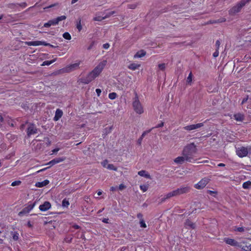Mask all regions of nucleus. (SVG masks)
<instances>
[{
    "mask_svg": "<svg viewBox=\"0 0 251 251\" xmlns=\"http://www.w3.org/2000/svg\"><path fill=\"white\" fill-rule=\"evenodd\" d=\"M151 129H149L148 130L145 131L144 132H143L141 136L138 139V141H137V142L139 145L141 144V143H142L143 138L146 136V135L147 134L150 133L151 131Z\"/></svg>",
    "mask_w": 251,
    "mask_h": 251,
    "instance_id": "nucleus-24",
    "label": "nucleus"
},
{
    "mask_svg": "<svg viewBox=\"0 0 251 251\" xmlns=\"http://www.w3.org/2000/svg\"><path fill=\"white\" fill-rule=\"evenodd\" d=\"M159 69L161 71H164L165 69L166 65L165 63L159 64L158 65Z\"/></svg>",
    "mask_w": 251,
    "mask_h": 251,
    "instance_id": "nucleus-40",
    "label": "nucleus"
},
{
    "mask_svg": "<svg viewBox=\"0 0 251 251\" xmlns=\"http://www.w3.org/2000/svg\"><path fill=\"white\" fill-rule=\"evenodd\" d=\"M69 204V201L66 199H64L62 202V205L63 207H68Z\"/></svg>",
    "mask_w": 251,
    "mask_h": 251,
    "instance_id": "nucleus-33",
    "label": "nucleus"
},
{
    "mask_svg": "<svg viewBox=\"0 0 251 251\" xmlns=\"http://www.w3.org/2000/svg\"><path fill=\"white\" fill-rule=\"evenodd\" d=\"M25 44L30 46H38L40 45H44L45 46H50L52 48H55V47L52 45H51L49 43H47L46 42L41 41L25 42Z\"/></svg>",
    "mask_w": 251,
    "mask_h": 251,
    "instance_id": "nucleus-8",
    "label": "nucleus"
},
{
    "mask_svg": "<svg viewBox=\"0 0 251 251\" xmlns=\"http://www.w3.org/2000/svg\"><path fill=\"white\" fill-rule=\"evenodd\" d=\"M76 27H77V29L79 31H80L82 30V26L81 25V20H79L77 22Z\"/></svg>",
    "mask_w": 251,
    "mask_h": 251,
    "instance_id": "nucleus-37",
    "label": "nucleus"
},
{
    "mask_svg": "<svg viewBox=\"0 0 251 251\" xmlns=\"http://www.w3.org/2000/svg\"><path fill=\"white\" fill-rule=\"evenodd\" d=\"M203 123H200L197 124L190 125L187 126H185L183 127V128L187 131H191L193 130H195L198 128H199L203 126Z\"/></svg>",
    "mask_w": 251,
    "mask_h": 251,
    "instance_id": "nucleus-12",
    "label": "nucleus"
},
{
    "mask_svg": "<svg viewBox=\"0 0 251 251\" xmlns=\"http://www.w3.org/2000/svg\"><path fill=\"white\" fill-rule=\"evenodd\" d=\"M63 37L64 38H65V39H67V40H70L71 39V36L70 34L67 32L63 33Z\"/></svg>",
    "mask_w": 251,
    "mask_h": 251,
    "instance_id": "nucleus-32",
    "label": "nucleus"
},
{
    "mask_svg": "<svg viewBox=\"0 0 251 251\" xmlns=\"http://www.w3.org/2000/svg\"><path fill=\"white\" fill-rule=\"evenodd\" d=\"M49 183V181L47 179L45 180L42 182H38L36 183L35 186L37 187H42L43 186H46Z\"/></svg>",
    "mask_w": 251,
    "mask_h": 251,
    "instance_id": "nucleus-22",
    "label": "nucleus"
},
{
    "mask_svg": "<svg viewBox=\"0 0 251 251\" xmlns=\"http://www.w3.org/2000/svg\"><path fill=\"white\" fill-rule=\"evenodd\" d=\"M197 151L196 146L194 143H191L185 146L183 148L182 154V155L185 156L187 158H189L191 163L194 162L196 159H194L193 154Z\"/></svg>",
    "mask_w": 251,
    "mask_h": 251,
    "instance_id": "nucleus-2",
    "label": "nucleus"
},
{
    "mask_svg": "<svg viewBox=\"0 0 251 251\" xmlns=\"http://www.w3.org/2000/svg\"><path fill=\"white\" fill-rule=\"evenodd\" d=\"M96 93L97 94L98 96L99 97L100 96V94H101V90L100 89H96Z\"/></svg>",
    "mask_w": 251,
    "mask_h": 251,
    "instance_id": "nucleus-53",
    "label": "nucleus"
},
{
    "mask_svg": "<svg viewBox=\"0 0 251 251\" xmlns=\"http://www.w3.org/2000/svg\"><path fill=\"white\" fill-rule=\"evenodd\" d=\"M164 126V123L163 122H161L160 124L157 125L155 127V128H158V127H162Z\"/></svg>",
    "mask_w": 251,
    "mask_h": 251,
    "instance_id": "nucleus-54",
    "label": "nucleus"
},
{
    "mask_svg": "<svg viewBox=\"0 0 251 251\" xmlns=\"http://www.w3.org/2000/svg\"><path fill=\"white\" fill-rule=\"evenodd\" d=\"M248 100V96H247L246 98H245L243 100H242V102H241V104H244V103H245L246 102H247V101Z\"/></svg>",
    "mask_w": 251,
    "mask_h": 251,
    "instance_id": "nucleus-55",
    "label": "nucleus"
},
{
    "mask_svg": "<svg viewBox=\"0 0 251 251\" xmlns=\"http://www.w3.org/2000/svg\"><path fill=\"white\" fill-rule=\"evenodd\" d=\"M45 139L48 142V145H50V141L48 137H46Z\"/></svg>",
    "mask_w": 251,
    "mask_h": 251,
    "instance_id": "nucleus-59",
    "label": "nucleus"
},
{
    "mask_svg": "<svg viewBox=\"0 0 251 251\" xmlns=\"http://www.w3.org/2000/svg\"><path fill=\"white\" fill-rule=\"evenodd\" d=\"M243 188L244 189H248L251 186V182L250 181H247L243 183Z\"/></svg>",
    "mask_w": 251,
    "mask_h": 251,
    "instance_id": "nucleus-28",
    "label": "nucleus"
},
{
    "mask_svg": "<svg viewBox=\"0 0 251 251\" xmlns=\"http://www.w3.org/2000/svg\"><path fill=\"white\" fill-rule=\"evenodd\" d=\"M65 160V157H58V158H55L52 160L50 161L49 162H48L47 165H50V166H53L56 164L62 162L64 161Z\"/></svg>",
    "mask_w": 251,
    "mask_h": 251,
    "instance_id": "nucleus-16",
    "label": "nucleus"
},
{
    "mask_svg": "<svg viewBox=\"0 0 251 251\" xmlns=\"http://www.w3.org/2000/svg\"><path fill=\"white\" fill-rule=\"evenodd\" d=\"M215 45H216V50H219V48H220V41H219V40L216 41Z\"/></svg>",
    "mask_w": 251,
    "mask_h": 251,
    "instance_id": "nucleus-46",
    "label": "nucleus"
},
{
    "mask_svg": "<svg viewBox=\"0 0 251 251\" xmlns=\"http://www.w3.org/2000/svg\"><path fill=\"white\" fill-rule=\"evenodd\" d=\"M138 174L142 176H144L147 178H150V175L148 174H146V172L144 170H141L138 172Z\"/></svg>",
    "mask_w": 251,
    "mask_h": 251,
    "instance_id": "nucleus-26",
    "label": "nucleus"
},
{
    "mask_svg": "<svg viewBox=\"0 0 251 251\" xmlns=\"http://www.w3.org/2000/svg\"><path fill=\"white\" fill-rule=\"evenodd\" d=\"M238 247L245 251H251V244L246 241L240 242Z\"/></svg>",
    "mask_w": 251,
    "mask_h": 251,
    "instance_id": "nucleus-13",
    "label": "nucleus"
},
{
    "mask_svg": "<svg viewBox=\"0 0 251 251\" xmlns=\"http://www.w3.org/2000/svg\"><path fill=\"white\" fill-rule=\"evenodd\" d=\"M137 217L139 219L140 221L141 220H144L143 219V215L140 213L137 214Z\"/></svg>",
    "mask_w": 251,
    "mask_h": 251,
    "instance_id": "nucleus-51",
    "label": "nucleus"
},
{
    "mask_svg": "<svg viewBox=\"0 0 251 251\" xmlns=\"http://www.w3.org/2000/svg\"><path fill=\"white\" fill-rule=\"evenodd\" d=\"M109 47L110 45L108 43L104 44L102 46L103 48L106 50L108 49L109 48Z\"/></svg>",
    "mask_w": 251,
    "mask_h": 251,
    "instance_id": "nucleus-49",
    "label": "nucleus"
},
{
    "mask_svg": "<svg viewBox=\"0 0 251 251\" xmlns=\"http://www.w3.org/2000/svg\"><path fill=\"white\" fill-rule=\"evenodd\" d=\"M106 168L110 170H114L116 171L117 170V168L111 164H108Z\"/></svg>",
    "mask_w": 251,
    "mask_h": 251,
    "instance_id": "nucleus-30",
    "label": "nucleus"
},
{
    "mask_svg": "<svg viewBox=\"0 0 251 251\" xmlns=\"http://www.w3.org/2000/svg\"><path fill=\"white\" fill-rule=\"evenodd\" d=\"M51 207V204L49 201H45L39 206V209L41 211H46Z\"/></svg>",
    "mask_w": 251,
    "mask_h": 251,
    "instance_id": "nucleus-17",
    "label": "nucleus"
},
{
    "mask_svg": "<svg viewBox=\"0 0 251 251\" xmlns=\"http://www.w3.org/2000/svg\"><path fill=\"white\" fill-rule=\"evenodd\" d=\"M219 55V50H216L213 53V56L214 57H217Z\"/></svg>",
    "mask_w": 251,
    "mask_h": 251,
    "instance_id": "nucleus-50",
    "label": "nucleus"
},
{
    "mask_svg": "<svg viewBox=\"0 0 251 251\" xmlns=\"http://www.w3.org/2000/svg\"><path fill=\"white\" fill-rule=\"evenodd\" d=\"M3 121V119L1 114H0V122H2Z\"/></svg>",
    "mask_w": 251,
    "mask_h": 251,
    "instance_id": "nucleus-63",
    "label": "nucleus"
},
{
    "mask_svg": "<svg viewBox=\"0 0 251 251\" xmlns=\"http://www.w3.org/2000/svg\"><path fill=\"white\" fill-rule=\"evenodd\" d=\"M190 190V187L189 186L181 187L177 189L170 192L165 195L167 199H169L172 197L177 196L183 194L187 193Z\"/></svg>",
    "mask_w": 251,
    "mask_h": 251,
    "instance_id": "nucleus-3",
    "label": "nucleus"
},
{
    "mask_svg": "<svg viewBox=\"0 0 251 251\" xmlns=\"http://www.w3.org/2000/svg\"><path fill=\"white\" fill-rule=\"evenodd\" d=\"M236 154L241 158L246 156L249 153H251V147H241L236 149Z\"/></svg>",
    "mask_w": 251,
    "mask_h": 251,
    "instance_id": "nucleus-5",
    "label": "nucleus"
},
{
    "mask_svg": "<svg viewBox=\"0 0 251 251\" xmlns=\"http://www.w3.org/2000/svg\"><path fill=\"white\" fill-rule=\"evenodd\" d=\"M140 225L141 227L146 228L147 227V225L144 220L140 221Z\"/></svg>",
    "mask_w": 251,
    "mask_h": 251,
    "instance_id": "nucleus-41",
    "label": "nucleus"
},
{
    "mask_svg": "<svg viewBox=\"0 0 251 251\" xmlns=\"http://www.w3.org/2000/svg\"><path fill=\"white\" fill-rule=\"evenodd\" d=\"M96 44V42L94 41H92L89 46L87 48V50H91L93 47Z\"/></svg>",
    "mask_w": 251,
    "mask_h": 251,
    "instance_id": "nucleus-38",
    "label": "nucleus"
},
{
    "mask_svg": "<svg viewBox=\"0 0 251 251\" xmlns=\"http://www.w3.org/2000/svg\"><path fill=\"white\" fill-rule=\"evenodd\" d=\"M66 19V17L64 15L58 17L57 18L54 19L53 20H50L48 22L45 23L44 25V27H49L51 25H55L58 24V23L61 21L65 20Z\"/></svg>",
    "mask_w": 251,
    "mask_h": 251,
    "instance_id": "nucleus-7",
    "label": "nucleus"
},
{
    "mask_svg": "<svg viewBox=\"0 0 251 251\" xmlns=\"http://www.w3.org/2000/svg\"><path fill=\"white\" fill-rule=\"evenodd\" d=\"M148 186L147 185H141L140 186V189L143 192H145L146 191H147V190L148 189Z\"/></svg>",
    "mask_w": 251,
    "mask_h": 251,
    "instance_id": "nucleus-34",
    "label": "nucleus"
},
{
    "mask_svg": "<svg viewBox=\"0 0 251 251\" xmlns=\"http://www.w3.org/2000/svg\"><path fill=\"white\" fill-rule=\"evenodd\" d=\"M210 179L207 177H204L201 179L199 182L195 184V188L197 189H201L205 187L208 184Z\"/></svg>",
    "mask_w": 251,
    "mask_h": 251,
    "instance_id": "nucleus-9",
    "label": "nucleus"
},
{
    "mask_svg": "<svg viewBox=\"0 0 251 251\" xmlns=\"http://www.w3.org/2000/svg\"><path fill=\"white\" fill-rule=\"evenodd\" d=\"M146 54V51L143 50H140L136 52L134 55V58H139L144 56Z\"/></svg>",
    "mask_w": 251,
    "mask_h": 251,
    "instance_id": "nucleus-21",
    "label": "nucleus"
},
{
    "mask_svg": "<svg viewBox=\"0 0 251 251\" xmlns=\"http://www.w3.org/2000/svg\"><path fill=\"white\" fill-rule=\"evenodd\" d=\"M21 184V181L20 180H16L12 182L11 185L12 186H15L20 185Z\"/></svg>",
    "mask_w": 251,
    "mask_h": 251,
    "instance_id": "nucleus-39",
    "label": "nucleus"
},
{
    "mask_svg": "<svg viewBox=\"0 0 251 251\" xmlns=\"http://www.w3.org/2000/svg\"><path fill=\"white\" fill-rule=\"evenodd\" d=\"M126 188V186L125 185L123 184H121L119 186V189L120 190H123V189H124L125 188Z\"/></svg>",
    "mask_w": 251,
    "mask_h": 251,
    "instance_id": "nucleus-52",
    "label": "nucleus"
},
{
    "mask_svg": "<svg viewBox=\"0 0 251 251\" xmlns=\"http://www.w3.org/2000/svg\"><path fill=\"white\" fill-rule=\"evenodd\" d=\"M245 6V3L244 1H242L241 0L239 1L238 2L236 3L235 5L233 6L231 8H230L228 13L230 15H234L240 12L241 9L243 6Z\"/></svg>",
    "mask_w": 251,
    "mask_h": 251,
    "instance_id": "nucleus-6",
    "label": "nucleus"
},
{
    "mask_svg": "<svg viewBox=\"0 0 251 251\" xmlns=\"http://www.w3.org/2000/svg\"><path fill=\"white\" fill-rule=\"evenodd\" d=\"M110 190L112 191H114L116 190V188L114 187H111L110 188Z\"/></svg>",
    "mask_w": 251,
    "mask_h": 251,
    "instance_id": "nucleus-62",
    "label": "nucleus"
},
{
    "mask_svg": "<svg viewBox=\"0 0 251 251\" xmlns=\"http://www.w3.org/2000/svg\"><path fill=\"white\" fill-rule=\"evenodd\" d=\"M64 240L65 242L67 243H70L72 242V238L70 237H66Z\"/></svg>",
    "mask_w": 251,
    "mask_h": 251,
    "instance_id": "nucleus-47",
    "label": "nucleus"
},
{
    "mask_svg": "<svg viewBox=\"0 0 251 251\" xmlns=\"http://www.w3.org/2000/svg\"><path fill=\"white\" fill-rule=\"evenodd\" d=\"M107 61L105 60L100 62L85 78L82 79V82L84 84H88L95 79L101 73Z\"/></svg>",
    "mask_w": 251,
    "mask_h": 251,
    "instance_id": "nucleus-1",
    "label": "nucleus"
},
{
    "mask_svg": "<svg viewBox=\"0 0 251 251\" xmlns=\"http://www.w3.org/2000/svg\"><path fill=\"white\" fill-rule=\"evenodd\" d=\"M218 167H225V164L224 163H219V164H218Z\"/></svg>",
    "mask_w": 251,
    "mask_h": 251,
    "instance_id": "nucleus-61",
    "label": "nucleus"
},
{
    "mask_svg": "<svg viewBox=\"0 0 251 251\" xmlns=\"http://www.w3.org/2000/svg\"><path fill=\"white\" fill-rule=\"evenodd\" d=\"M141 66V65L140 64H137V63H131L129 65H128L127 68L131 70L132 71H135L137 69H138Z\"/></svg>",
    "mask_w": 251,
    "mask_h": 251,
    "instance_id": "nucleus-20",
    "label": "nucleus"
},
{
    "mask_svg": "<svg viewBox=\"0 0 251 251\" xmlns=\"http://www.w3.org/2000/svg\"><path fill=\"white\" fill-rule=\"evenodd\" d=\"M185 226L187 227L194 229L196 227L195 224L190 221L189 220H187L185 223Z\"/></svg>",
    "mask_w": 251,
    "mask_h": 251,
    "instance_id": "nucleus-23",
    "label": "nucleus"
},
{
    "mask_svg": "<svg viewBox=\"0 0 251 251\" xmlns=\"http://www.w3.org/2000/svg\"><path fill=\"white\" fill-rule=\"evenodd\" d=\"M185 161L190 162L189 158H187L185 156H178L175 159L174 162L177 164H182Z\"/></svg>",
    "mask_w": 251,
    "mask_h": 251,
    "instance_id": "nucleus-14",
    "label": "nucleus"
},
{
    "mask_svg": "<svg viewBox=\"0 0 251 251\" xmlns=\"http://www.w3.org/2000/svg\"><path fill=\"white\" fill-rule=\"evenodd\" d=\"M167 200V198H166V196L165 195L163 196H161L159 198V203H162L163 202H164Z\"/></svg>",
    "mask_w": 251,
    "mask_h": 251,
    "instance_id": "nucleus-35",
    "label": "nucleus"
},
{
    "mask_svg": "<svg viewBox=\"0 0 251 251\" xmlns=\"http://www.w3.org/2000/svg\"><path fill=\"white\" fill-rule=\"evenodd\" d=\"M137 6V4L135 3L128 4L127 7L129 9H135Z\"/></svg>",
    "mask_w": 251,
    "mask_h": 251,
    "instance_id": "nucleus-45",
    "label": "nucleus"
},
{
    "mask_svg": "<svg viewBox=\"0 0 251 251\" xmlns=\"http://www.w3.org/2000/svg\"><path fill=\"white\" fill-rule=\"evenodd\" d=\"M19 238V234L17 232H14L13 235V239L15 241H17Z\"/></svg>",
    "mask_w": 251,
    "mask_h": 251,
    "instance_id": "nucleus-42",
    "label": "nucleus"
},
{
    "mask_svg": "<svg viewBox=\"0 0 251 251\" xmlns=\"http://www.w3.org/2000/svg\"><path fill=\"white\" fill-rule=\"evenodd\" d=\"M35 202H34L32 204H29L26 207H25L21 211H20L18 215L20 216H23V215L28 213L35 206Z\"/></svg>",
    "mask_w": 251,
    "mask_h": 251,
    "instance_id": "nucleus-10",
    "label": "nucleus"
},
{
    "mask_svg": "<svg viewBox=\"0 0 251 251\" xmlns=\"http://www.w3.org/2000/svg\"><path fill=\"white\" fill-rule=\"evenodd\" d=\"M234 117L237 121L242 122L244 120V116L241 114H235Z\"/></svg>",
    "mask_w": 251,
    "mask_h": 251,
    "instance_id": "nucleus-25",
    "label": "nucleus"
},
{
    "mask_svg": "<svg viewBox=\"0 0 251 251\" xmlns=\"http://www.w3.org/2000/svg\"><path fill=\"white\" fill-rule=\"evenodd\" d=\"M132 106L134 111L138 114H142L144 113V110L143 105L140 102L138 96L136 94L132 102Z\"/></svg>",
    "mask_w": 251,
    "mask_h": 251,
    "instance_id": "nucleus-4",
    "label": "nucleus"
},
{
    "mask_svg": "<svg viewBox=\"0 0 251 251\" xmlns=\"http://www.w3.org/2000/svg\"><path fill=\"white\" fill-rule=\"evenodd\" d=\"M235 231H239V232H243L244 231V228L243 227H236L234 229Z\"/></svg>",
    "mask_w": 251,
    "mask_h": 251,
    "instance_id": "nucleus-43",
    "label": "nucleus"
},
{
    "mask_svg": "<svg viewBox=\"0 0 251 251\" xmlns=\"http://www.w3.org/2000/svg\"><path fill=\"white\" fill-rule=\"evenodd\" d=\"M208 24H217V23H218V22H217V20H213V21H210L209 22H208Z\"/></svg>",
    "mask_w": 251,
    "mask_h": 251,
    "instance_id": "nucleus-57",
    "label": "nucleus"
},
{
    "mask_svg": "<svg viewBox=\"0 0 251 251\" xmlns=\"http://www.w3.org/2000/svg\"><path fill=\"white\" fill-rule=\"evenodd\" d=\"M102 166L106 168V167L107 166L108 164V160H104L103 161H102L101 163Z\"/></svg>",
    "mask_w": 251,
    "mask_h": 251,
    "instance_id": "nucleus-44",
    "label": "nucleus"
},
{
    "mask_svg": "<svg viewBox=\"0 0 251 251\" xmlns=\"http://www.w3.org/2000/svg\"><path fill=\"white\" fill-rule=\"evenodd\" d=\"M79 63H75L71 65L69 68H70V70L75 69V68H77L79 66Z\"/></svg>",
    "mask_w": 251,
    "mask_h": 251,
    "instance_id": "nucleus-36",
    "label": "nucleus"
},
{
    "mask_svg": "<svg viewBox=\"0 0 251 251\" xmlns=\"http://www.w3.org/2000/svg\"><path fill=\"white\" fill-rule=\"evenodd\" d=\"M117 96V95L115 92H112V93H109L108 95V97L111 100L115 99L116 98Z\"/></svg>",
    "mask_w": 251,
    "mask_h": 251,
    "instance_id": "nucleus-31",
    "label": "nucleus"
},
{
    "mask_svg": "<svg viewBox=\"0 0 251 251\" xmlns=\"http://www.w3.org/2000/svg\"><path fill=\"white\" fill-rule=\"evenodd\" d=\"M56 60V58H55V59H54L52 60H50V61H49V60L45 61L43 62L42 65V66H45V65L49 66V65H50L51 64H52V63L54 62Z\"/></svg>",
    "mask_w": 251,
    "mask_h": 251,
    "instance_id": "nucleus-27",
    "label": "nucleus"
},
{
    "mask_svg": "<svg viewBox=\"0 0 251 251\" xmlns=\"http://www.w3.org/2000/svg\"><path fill=\"white\" fill-rule=\"evenodd\" d=\"M59 150H60L59 148H56V149H53L52 151V153H56L57 152H58L59 151Z\"/></svg>",
    "mask_w": 251,
    "mask_h": 251,
    "instance_id": "nucleus-56",
    "label": "nucleus"
},
{
    "mask_svg": "<svg viewBox=\"0 0 251 251\" xmlns=\"http://www.w3.org/2000/svg\"><path fill=\"white\" fill-rule=\"evenodd\" d=\"M224 242L226 243V244L232 246L234 247H239V243L238 242H237L236 240H235L233 239H231L229 238H225L224 239Z\"/></svg>",
    "mask_w": 251,
    "mask_h": 251,
    "instance_id": "nucleus-15",
    "label": "nucleus"
},
{
    "mask_svg": "<svg viewBox=\"0 0 251 251\" xmlns=\"http://www.w3.org/2000/svg\"><path fill=\"white\" fill-rule=\"evenodd\" d=\"M102 221L104 223H108L109 219L108 218H104Z\"/></svg>",
    "mask_w": 251,
    "mask_h": 251,
    "instance_id": "nucleus-58",
    "label": "nucleus"
},
{
    "mask_svg": "<svg viewBox=\"0 0 251 251\" xmlns=\"http://www.w3.org/2000/svg\"><path fill=\"white\" fill-rule=\"evenodd\" d=\"M192 77H193V75H192V72H190V74H189V75L188 76L187 78V80H186V81H187V83L189 84H191V83H192Z\"/></svg>",
    "mask_w": 251,
    "mask_h": 251,
    "instance_id": "nucleus-29",
    "label": "nucleus"
},
{
    "mask_svg": "<svg viewBox=\"0 0 251 251\" xmlns=\"http://www.w3.org/2000/svg\"><path fill=\"white\" fill-rule=\"evenodd\" d=\"M242 1H244V3H245V5L250 2V1H251V0H241Z\"/></svg>",
    "mask_w": 251,
    "mask_h": 251,
    "instance_id": "nucleus-60",
    "label": "nucleus"
},
{
    "mask_svg": "<svg viewBox=\"0 0 251 251\" xmlns=\"http://www.w3.org/2000/svg\"><path fill=\"white\" fill-rule=\"evenodd\" d=\"M115 13L114 11H111L107 14H106L104 16L101 17V16H97L94 18V20L95 21H101L102 20L105 19L108 17H109L110 16L112 15Z\"/></svg>",
    "mask_w": 251,
    "mask_h": 251,
    "instance_id": "nucleus-18",
    "label": "nucleus"
},
{
    "mask_svg": "<svg viewBox=\"0 0 251 251\" xmlns=\"http://www.w3.org/2000/svg\"><path fill=\"white\" fill-rule=\"evenodd\" d=\"M63 115V112L61 110L59 109H56L55 113V116L53 118V120L54 121H57L59 120L60 118Z\"/></svg>",
    "mask_w": 251,
    "mask_h": 251,
    "instance_id": "nucleus-19",
    "label": "nucleus"
},
{
    "mask_svg": "<svg viewBox=\"0 0 251 251\" xmlns=\"http://www.w3.org/2000/svg\"><path fill=\"white\" fill-rule=\"evenodd\" d=\"M78 0H72V4L75 3L76 2H77Z\"/></svg>",
    "mask_w": 251,
    "mask_h": 251,
    "instance_id": "nucleus-64",
    "label": "nucleus"
},
{
    "mask_svg": "<svg viewBox=\"0 0 251 251\" xmlns=\"http://www.w3.org/2000/svg\"><path fill=\"white\" fill-rule=\"evenodd\" d=\"M226 18H220V19L217 20V22H218V23H221L225 22H226Z\"/></svg>",
    "mask_w": 251,
    "mask_h": 251,
    "instance_id": "nucleus-48",
    "label": "nucleus"
},
{
    "mask_svg": "<svg viewBox=\"0 0 251 251\" xmlns=\"http://www.w3.org/2000/svg\"><path fill=\"white\" fill-rule=\"evenodd\" d=\"M38 130L36 126L32 124H30L27 128V135L28 137L32 134L37 133Z\"/></svg>",
    "mask_w": 251,
    "mask_h": 251,
    "instance_id": "nucleus-11",
    "label": "nucleus"
}]
</instances>
